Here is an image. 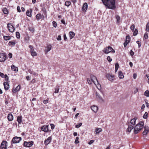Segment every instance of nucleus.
Here are the masks:
<instances>
[{
	"instance_id": "6e6552de",
	"label": "nucleus",
	"mask_w": 149,
	"mask_h": 149,
	"mask_svg": "<svg viewBox=\"0 0 149 149\" xmlns=\"http://www.w3.org/2000/svg\"><path fill=\"white\" fill-rule=\"evenodd\" d=\"M7 28L9 31L11 32H13L14 31V27L10 23L7 24Z\"/></svg>"
},
{
	"instance_id": "13d9d810",
	"label": "nucleus",
	"mask_w": 149,
	"mask_h": 149,
	"mask_svg": "<svg viewBox=\"0 0 149 149\" xmlns=\"http://www.w3.org/2000/svg\"><path fill=\"white\" fill-rule=\"evenodd\" d=\"M17 10L18 12L19 13H20L21 12V10L20 9V7L19 6H17Z\"/></svg>"
},
{
	"instance_id": "69168bd1",
	"label": "nucleus",
	"mask_w": 149,
	"mask_h": 149,
	"mask_svg": "<svg viewBox=\"0 0 149 149\" xmlns=\"http://www.w3.org/2000/svg\"><path fill=\"white\" fill-rule=\"evenodd\" d=\"M130 54L131 56H133L134 54V52L132 50H131L130 52Z\"/></svg>"
},
{
	"instance_id": "052dcab7",
	"label": "nucleus",
	"mask_w": 149,
	"mask_h": 149,
	"mask_svg": "<svg viewBox=\"0 0 149 149\" xmlns=\"http://www.w3.org/2000/svg\"><path fill=\"white\" fill-rule=\"evenodd\" d=\"M29 48L30 49V52L32 51L31 50H34V49L33 48V47L32 45H29Z\"/></svg>"
},
{
	"instance_id": "0e129e2a",
	"label": "nucleus",
	"mask_w": 149,
	"mask_h": 149,
	"mask_svg": "<svg viewBox=\"0 0 149 149\" xmlns=\"http://www.w3.org/2000/svg\"><path fill=\"white\" fill-rule=\"evenodd\" d=\"M94 142V141L93 140H91L88 143V144L89 145L91 144Z\"/></svg>"
},
{
	"instance_id": "4468645a",
	"label": "nucleus",
	"mask_w": 149,
	"mask_h": 149,
	"mask_svg": "<svg viewBox=\"0 0 149 149\" xmlns=\"http://www.w3.org/2000/svg\"><path fill=\"white\" fill-rule=\"evenodd\" d=\"M144 131L143 132V135H146L149 132V127L148 126L144 127Z\"/></svg>"
},
{
	"instance_id": "a211bd4d",
	"label": "nucleus",
	"mask_w": 149,
	"mask_h": 149,
	"mask_svg": "<svg viewBox=\"0 0 149 149\" xmlns=\"http://www.w3.org/2000/svg\"><path fill=\"white\" fill-rule=\"evenodd\" d=\"M88 8V4L86 3L84 4L82 9V10L84 11H86Z\"/></svg>"
},
{
	"instance_id": "f704fd0d",
	"label": "nucleus",
	"mask_w": 149,
	"mask_h": 149,
	"mask_svg": "<svg viewBox=\"0 0 149 149\" xmlns=\"http://www.w3.org/2000/svg\"><path fill=\"white\" fill-rule=\"evenodd\" d=\"M144 95L147 97H149V91L146 90L144 93Z\"/></svg>"
},
{
	"instance_id": "09e8293b",
	"label": "nucleus",
	"mask_w": 149,
	"mask_h": 149,
	"mask_svg": "<svg viewBox=\"0 0 149 149\" xmlns=\"http://www.w3.org/2000/svg\"><path fill=\"white\" fill-rule=\"evenodd\" d=\"M135 28V26L134 24L132 25L130 27V29L132 32L134 31Z\"/></svg>"
},
{
	"instance_id": "37998d69",
	"label": "nucleus",
	"mask_w": 149,
	"mask_h": 149,
	"mask_svg": "<svg viewBox=\"0 0 149 149\" xmlns=\"http://www.w3.org/2000/svg\"><path fill=\"white\" fill-rule=\"evenodd\" d=\"M134 33H133V35L134 36H136L138 33V31L136 29H135L134 30Z\"/></svg>"
},
{
	"instance_id": "423d86ee",
	"label": "nucleus",
	"mask_w": 149,
	"mask_h": 149,
	"mask_svg": "<svg viewBox=\"0 0 149 149\" xmlns=\"http://www.w3.org/2000/svg\"><path fill=\"white\" fill-rule=\"evenodd\" d=\"M33 144V142L31 141L29 142H27L26 141H24L23 143V146L27 147H31L32 146Z\"/></svg>"
},
{
	"instance_id": "680f3d73",
	"label": "nucleus",
	"mask_w": 149,
	"mask_h": 149,
	"mask_svg": "<svg viewBox=\"0 0 149 149\" xmlns=\"http://www.w3.org/2000/svg\"><path fill=\"white\" fill-rule=\"evenodd\" d=\"M8 57L10 58H12V54L11 53H9L8 55Z\"/></svg>"
},
{
	"instance_id": "aec40b11",
	"label": "nucleus",
	"mask_w": 149,
	"mask_h": 149,
	"mask_svg": "<svg viewBox=\"0 0 149 149\" xmlns=\"http://www.w3.org/2000/svg\"><path fill=\"white\" fill-rule=\"evenodd\" d=\"M32 12V10L31 9H30L29 10H28L26 12V14L27 16L29 17L31 16V13Z\"/></svg>"
},
{
	"instance_id": "4be33fe9",
	"label": "nucleus",
	"mask_w": 149,
	"mask_h": 149,
	"mask_svg": "<svg viewBox=\"0 0 149 149\" xmlns=\"http://www.w3.org/2000/svg\"><path fill=\"white\" fill-rule=\"evenodd\" d=\"M90 78L92 80L94 84H95L96 82L95 81V80L96 81L97 80L96 77L93 75H91L90 76Z\"/></svg>"
},
{
	"instance_id": "5fc2aeb1",
	"label": "nucleus",
	"mask_w": 149,
	"mask_h": 149,
	"mask_svg": "<svg viewBox=\"0 0 149 149\" xmlns=\"http://www.w3.org/2000/svg\"><path fill=\"white\" fill-rule=\"evenodd\" d=\"M50 126H51V129L52 130H53L54 128V125L52 124H50Z\"/></svg>"
},
{
	"instance_id": "0eeeda50",
	"label": "nucleus",
	"mask_w": 149,
	"mask_h": 149,
	"mask_svg": "<svg viewBox=\"0 0 149 149\" xmlns=\"http://www.w3.org/2000/svg\"><path fill=\"white\" fill-rule=\"evenodd\" d=\"M7 142L5 141H3L1 143L0 148L1 149H7Z\"/></svg>"
},
{
	"instance_id": "8fccbe9b",
	"label": "nucleus",
	"mask_w": 149,
	"mask_h": 149,
	"mask_svg": "<svg viewBox=\"0 0 149 149\" xmlns=\"http://www.w3.org/2000/svg\"><path fill=\"white\" fill-rule=\"evenodd\" d=\"M48 99H47L46 100H43L42 102L43 103H44L45 104H46L48 103Z\"/></svg>"
},
{
	"instance_id": "7c9ffc66",
	"label": "nucleus",
	"mask_w": 149,
	"mask_h": 149,
	"mask_svg": "<svg viewBox=\"0 0 149 149\" xmlns=\"http://www.w3.org/2000/svg\"><path fill=\"white\" fill-rule=\"evenodd\" d=\"M118 77L120 79H123L124 77L123 73L120 71L118 72Z\"/></svg>"
},
{
	"instance_id": "39448f33",
	"label": "nucleus",
	"mask_w": 149,
	"mask_h": 149,
	"mask_svg": "<svg viewBox=\"0 0 149 149\" xmlns=\"http://www.w3.org/2000/svg\"><path fill=\"white\" fill-rule=\"evenodd\" d=\"M6 58V56L4 53H0V62H4Z\"/></svg>"
},
{
	"instance_id": "f3484780",
	"label": "nucleus",
	"mask_w": 149,
	"mask_h": 149,
	"mask_svg": "<svg viewBox=\"0 0 149 149\" xmlns=\"http://www.w3.org/2000/svg\"><path fill=\"white\" fill-rule=\"evenodd\" d=\"M3 85L5 90H8L9 88V85L7 82H5L3 83Z\"/></svg>"
},
{
	"instance_id": "ea45409f",
	"label": "nucleus",
	"mask_w": 149,
	"mask_h": 149,
	"mask_svg": "<svg viewBox=\"0 0 149 149\" xmlns=\"http://www.w3.org/2000/svg\"><path fill=\"white\" fill-rule=\"evenodd\" d=\"M71 3L69 1H66L65 3V6H69L71 4Z\"/></svg>"
},
{
	"instance_id": "72a5a7b5",
	"label": "nucleus",
	"mask_w": 149,
	"mask_h": 149,
	"mask_svg": "<svg viewBox=\"0 0 149 149\" xmlns=\"http://www.w3.org/2000/svg\"><path fill=\"white\" fill-rule=\"evenodd\" d=\"M60 88V86H57L55 88V91H54L55 93H58L59 92V90Z\"/></svg>"
},
{
	"instance_id": "4d7b16f0",
	"label": "nucleus",
	"mask_w": 149,
	"mask_h": 149,
	"mask_svg": "<svg viewBox=\"0 0 149 149\" xmlns=\"http://www.w3.org/2000/svg\"><path fill=\"white\" fill-rule=\"evenodd\" d=\"M136 43L138 44L139 46V48L141 46V42L139 41H136Z\"/></svg>"
},
{
	"instance_id": "c85d7f7f",
	"label": "nucleus",
	"mask_w": 149,
	"mask_h": 149,
	"mask_svg": "<svg viewBox=\"0 0 149 149\" xmlns=\"http://www.w3.org/2000/svg\"><path fill=\"white\" fill-rule=\"evenodd\" d=\"M51 48L52 46L51 45H48L46 47V49L45 50V52H46V53H47L51 50Z\"/></svg>"
},
{
	"instance_id": "864d4df0",
	"label": "nucleus",
	"mask_w": 149,
	"mask_h": 149,
	"mask_svg": "<svg viewBox=\"0 0 149 149\" xmlns=\"http://www.w3.org/2000/svg\"><path fill=\"white\" fill-rule=\"evenodd\" d=\"M107 59L109 62H111L112 61V59L110 56H108L107 57Z\"/></svg>"
},
{
	"instance_id": "20e7f679",
	"label": "nucleus",
	"mask_w": 149,
	"mask_h": 149,
	"mask_svg": "<svg viewBox=\"0 0 149 149\" xmlns=\"http://www.w3.org/2000/svg\"><path fill=\"white\" fill-rule=\"evenodd\" d=\"M21 140L22 138L21 137L15 136L13 139L12 141L13 143H16L19 142Z\"/></svg>"
},
{
	"instance_id": "a878e982",
	"label": "nucleus",
	"mask_w": 149,
	"mask_h": 149,
	"mask_svg": "<svg viewBox=\"0 0 149 149\" xmlns=\"http://www.w3.org/2000/svg\"><path fill=\"white\" fill-rule=\"evenodd\" d=\"M42 17V16L40 13L38 14L36 16V18L38 21L40 19H41Z\"/></svg>"
},
{
	"instance_id": "774afa93",
	"label": "nucleus",
	"mask_w": 149,
	"mask_h": 149,
	"mask_svg": "<svg viewBox=\"0 0 149 149\" xmlns=\"http://www.w3.org/2000/svg\"><path fill=\"white\" fill-rule=\"evenodd\" d=\"M26 79L28 81L30 80V77H29V76H26Z\"/></svg>"
},
{
	"instance_id": "b1692460",
	"label": "nucleus",
	"mask_w": 149,
	"mask_h": 149,
	"mask_svg": "<svg viewBox=\"0 0 149 149\" xmlns=\"http://www.w3.org/2000/svg\"><path fill=\"white\" fill-rule=\"evenodd\" d=\"M20 89V85H18L13 90V92L14 93H15L16 92L18 91Z\"/></svg>"
},
{
	"instance_id": "e2e57ef3",
	"label": "nucleus",
	"mask_w": 149,
	"mask_h": 149,
	"mask_svg": "<svg viewBox=\"0 0 149 149\" xmlns=\"http://www.w3.org/2000/svg\"><path fill=\"white\" fill-rule=\"evenodd\" d=\"M0 76L4 78L5 76V75L3 73L0 72Z\"/></svg>"
},
{
	"instance_id": "e433bc0d",
	"label": "nucleus",
	"mask_w": 149,
	"mask_h": 149,
	"mask_svg": "<svg viewBox=\"0 0 149 149\" xmlns=\"http://www.w3.org/2000/svg\"><path fill=\"white\" fill-rule=\"evenodd\" d=\"M116 17L117 19V23L118 24L120 23V17L118 15H116Z\"/></svg>"
},
{
	"instance_id": "de8ad7c7",
	"label": "nucleus",
	"mask_w": 149,
	"mask_h": 149,
	"mask_svg": "<svg viewBox=\"0 0 149 149\" xmlns=\"http://www.w3.org/2000/svg\"><path fill=\"white\" fill-rule=\"evenodd\" d=\"M146 30L147 31H149V22L146 24Z\"/></svg>"
},
{
	"instance_id": "f8f14e48",
	"label": "nucleus",
	"mask_w": 149,
	"mask_h": 149,
	"mask_svg": "<svg viewBox=\"0 0 149 149\" xmlns=\"http://www.w3.org/2000/svg\"><path fill=\"white\" fill-rule=\"evenodd\" d=\"M96 96L97 98L100 101L104 102V100L102 98L100 94L97 92L96 93Z\"/></svg>"
},
{
	"instance_id": "603ef678",
	"label": "nucleus",
	"mask_w": 149,
	"mask_h": 149,
	"mask_svg": "<svg viewBox=\"0 0 149 149\" xmlns=\"http://www.w3.org/2000/svg\"><path fill=\"white\" fill-rule=\"evenodd\" d=\"M79 139V138L78 137H76V139H75V143L77 144L79 143V141H78Z\"/></svg>"
},
{
	"instance_id": "3c124183",
	"label": "nucleus",
	"mask_w": 149,
	"mask_h": 149,
	"mask_svg": "<svg viewBox=\"0 0 149 149\" xmlns=\"http://www.w3.org/2000/svg\"><path fill=\"white\" fill-rule=\"evenodd\" d=\"M52 23L53 26L56 28L57 26L56 23L55 21H54Z\"/></svg>"
},
{
	"instance_id": "c03bdc74",
	"label": "nucleus",
	"mask_w": 149,
	"mask_h": 149,
	"mask_svg": "<svg viewBox=\"0 0 149 149\" xmlns=\"http://www.w3.org/2000/svg\"><path fill=\"white\" fill-rule=\"evenodd\" d=\"M16 37L17 38H20V34L19 33V32H16Z\"/></svg>"
},
{
	"instance_id": "bf43d9fd",
	"label": "nucleus",
	"mask_w": 149,
	"mask_h": 149,
	"mask_svg": "<svg viewBox=\"0 0 149 149\" xmlns=\"http://www.w3.org/2000/svg\"><path fill=\"white\" fill-rule=\"evenodd\" d=\"M57 39L58 40H61V36L60 35H59L57 38Z\"/></svg>"
},
{
	"instance_id": "1a4fd4ad",
	"label": "nucleus",
	"mask_w": 149,
	"mask_h": 149,
	"mask_svg": "<svg viewBox=\"0 0 149 149\" xmlns=\"http://www.w3.org/2000/svg\"><path fill=\"white\" fill-rule=\"evenodd\" d=\"M106 77L110 81H112L114 79V76L113 75L110 74H107L106 75Z\"/></svg>"
},
{
	"instance_id": "58836bf2",
	"label": "nucleus",
	"mask_w": 149,
	"mask_h": 149,
	"mask_svg": "<svg viewBox=\"0 0 149 149\" xmlns=\"http://www.w3.org/2000/svg\"><path fill=\"white\" fill-rule=\"evenodd\" d=\"M102 129L100 128H97L95 129V131L96 132V134L101 132L102 131Z\"/></svg>"
},
{
	"instance_id": "cd10ccee",
	"label": "nucleus",
	"mask_w": 149,
	"mask_h": 149,
	"mask_svg": "<svg viewBox=\"0 0 149 149\" xmlns=\"http://www.w3.org/2000/svg\"><path fill=\"white\" fill-rule=\"evenodd\" d=\"M16 43V42L14 40L12 41H10L8 43V45L9 46H15Z\"/></svg>"
},
{
	"instance_id": "a19ab883",
	"label": "nucleus",
	"mask_w": 149,
	"mask_h": 149,
	"mask_svg": "<svg viewBox=\"0 0 149 149\" xmlns=\"http://www.w3.org/2000/svg\"><path fill=\"white\" fill-rule=\"evenodd\" d=\"M3 13L5 14H7L8 13V11L7 9L6 8L3 9Z\"/></svg>"
},
{
	"instance_id": "6ab92c4d",
	"label": "nucleus",
	"mask_w": 149,
	"mask_h": 149,
	"mask_svg": "<svg viewBox=\"0 0 149 149\" xmlns=\"http://www.w3.org/2000/svg\"><path fill=\"white\" fill-rule=\"evenodd\" d=\"M92 110L95 113L98 110V107L97 106L93 105L91 107Z\"/></svg>"
},
{
	"instance_id": "2f4dec72",
	"label": "nucleus",
	"mask_w": 149,
	"mask_h": 149,
	"mask_svg": "<svg viewBox=\"0 0 149 149\" xmlns=\"http://www.w3.org/2000/svg\"><path fill=\"white\" fill-rule=\"evenodd\" d=\"M11 37L10 36H4L3 39L4 40H8L10 39Z\"/></svg>"
},
{
	"instance_id": "9d476101",
	"label": "nucleus",
	"mask_w": 149,
	"mask_h": 149,
	"mask_svg": "<svg viewBox=\"0 0 149 149\" xmlns=\"http://www.w3.org/2000/svg\"><path fill=\"white\" fill-rule=\"evenodd\" d=\"M127 124L128 125V127L127 129V131L130 132L131 130L134 128L133 126L130 124V122H127Z\"/></svg>"
},
{
	"instance_id": "f03ea898",
	"label": "nucleus",
	"mask_w": 149,
	"mask_h": 149,
	"mask_svg": "<svg viewBox=\"0 0 149 149\" xmlns=\"http://www.w3.org/2000/svg\"><path fill=\"white\" fill-rule=\"evenodd\" d=\"M144 125L143 122H140L135 126L134 129V133L135 134H137L143 128Z\"/></svg>"
},
{
	"instance_id": "473e14b6",
	"label": "nucleus",
	"mask_w": 149,
	"mask_h": 149,
	"mask_svg": "<svg viewBox=\"0 0 149 149\" xmlns=\"http://www.w3.org/2000/svg\"><path fill=\"white\" fill-rule=\"evenodd\" d=\"M31 50L32 51L30 52L31 55L33 56H36L37 55L36 53L34 50L32 51V50Z\"/></svg>"
},
{
	"instance_id": "5701e85b",
	"label": "nucleus",
	"mask_w": 149,
	"mask_h": 149,
	"mask_svg": "<svg viewBox=\"0 0 149 149\" xmlns=\"http://www.w3.org/2000/svg\"><path fill=\"white\" fill-rule=\"evenodd\" d=\"M96 85L97 88L99 90H100L101 89V86L100 84L98 83L97 80V81L95 82V84H94Z\"/></svg>"
},
{
	"instance_id": "79ce46f5",
	"label": "nucleus",
	"mask_w": 149,
	"mask_h": 149,
	"mask_svg": "<svg viewBox=\"0 0 149 149\" xmlns=\"http://www.w3.org/2000/svg\"><path fill=\"white\" fill-rule=\"evenodd\" d=\"M130 42V40L129 39V36H126V40L125 42L128 43Z\"/></svg>"
},
{
	"instance_id": "6e6d98bb",
	"label": "nucleus",
	"mask_w": 149,
	"mask_h": 149,
	"mask_svg": "<svg viewBox=\"0 0 149 149\" xmlns=\"http://www.w3.org/2000/svg\"><path fill=\"white\" fill-rule=\"evenodd\" d=\"M148 33H146L144 35V38L146 39L148 38Z\"/></svg>"
},
{
	"instance_id": "2eb2a0df",
	"label": "nucleus",
	"mask_w": 149,
	"mask_h": 149,
	"mask_svg": "<svg viewBox=\"0 0 149 149\" xmlns=\"http://www.w3.org/2000/svg\"><path fill=\"white\" fill-rule=\"evenodd\" d=\"M8 119L10 121H12L13 119V115L11 113H8L7 116Z\"/></svg>"
},
{
	"instance_id": "4c0bfd02",
	"label": "nucleus",
	"mask_w": 149,
	"mask_h": 149,
	"mask_svg": "<svg viewBox=\"0 0 149 149\" xmlns=\"http://www.w3.org/2000/svg\"><path fill=\"white\" fill-rule=\"evenodd\" d=\"M148 116V113L147 112H145V114L143 116V118L144 119H146Z\"/></svg>"
},
{
	"instance_id": "c9c22d12",
	"label": "nucleus",
	"mask_w": 149,
	"mask_h": 149,
	"mask_svg": "<svg viewBox=\"0 0 149 149\" xmlns=\"http://www.w3.org/2000/svg\"><path fill=\"white\" fill-rule=\"evenodd\" d=\"M119 67V66L118 63H116L115 65V72H116Z\"/></svg>"
},
{
	"instance_id": "ddd939ff",
	"label": "nucleus",
	"mask_w": 149,
	"mask_h": 149,
	"mask_svg": "<svg viewBox=\"0 0 149 149\" xmlns=\"http://www.w3.org/2000/svg\"><path fill=\"white\" fill-rule=\"evenodd\" d=\"M48 125H44L41 127V129L42 131H43L45 132H47L48 131Z\"/></svg>"
},
{
	"instance_id": "a18cd8bd",
	"label": "nucleus",
	"mask_w": 149,
	"mask_h": 149,
	"mask_svg": "<svg viewBox=\"0 0 149 149\" xmlns=\"http://www.w3.org/2000/svg\"><path fill=\"white\" fill-rule=\"evenodd\" d=\"M82 125V123H79L75 125V127L76 128H79Z\"/></svg>"
},
{
	"instance_id": "c756f323",
	"label": "nucleus",
	"mask_w": 149,
	"mask_h": 149,
	"mask_svg": "<svg viewBox=\"0 0 149 149\" xmlns=\"http://www.w3.org/2000/svg\"><path fill=\"white\" fill-rule=\"evenodd\" d=\"M69 34L70 39H72L75 36L74 33L72 31L70 32Z\"/></svg>"
},
{
	"instance_id": "bb28decb",
	"label": "nucleus",
	"mask_w": 149,
	"mask_h": 149,
	"mask_svg": "<svg viewBox=\"0 0 149 149\" xmlns=\"http://www.w3.org/2000/svg\"><path fill=\"white\" fill-rule=\"evenodd\" d=\"M136 120V118H134L132 119L130 121V124H131V125H135V122Z\"/></svg>"
},
{
	"instance_id": "7ed1b4c3",
	"label": "nucleus",
	"mask_w": 149,
	"mask_h": 149,
	"mask_svg": "<svg viewBox=\"0 0 149 149\" xmlns=\"http://www.w3.org/2000/svg\"><path fill=\"white\" fill-rule=\"evenodd\" d=\"M103 52L106 54H108L111 52L112 53L115 52L114 50L110 46L104 48L103 50Z\"/></svg>"
},
{
	"instance_id": "338daca9",
	"label": "nucleus",
	"mask_w": 149,
	"mask_h": 149,
	"mask_svg": "<svg viewBox=\"0 0 149 149\" xmlns=\"http://www.w3.org/2000/svg\"><path fill=\"white\" fill-rule=\"evenodd\" d=\"M136 74H133V78L134 79H136Z\"/></svg>"
},
{
	"instance_id": "393cba45",
	"label": "nucleus",
	"mask_w": 149,
	"mask_h": 149,
	"mask_svg": "<svg viewBox=\"0 0 149 149\" xmlns=\"http://www.w3.org/2000/svg\"><path fill=\"white\" fill-rule=\"evenodd\" d=\"M11 67L12 70L16 72H17L18 71V68L16 67L14 65H12Z\"/></svg>"
},
{
	"instance_id": "f257e3e1",
	"label": "nucleus",
	"mask_w": 149,
	"mask_h": 149,
	"mask_svg": "<svg viewBox=\"0 0 149 149\" xmlns=\"http://www.w3.org/2000/svg\"><path fill=\"white\" fill-rule=\"evenodd\" d=\"M103 4L108 8L114 9L116 7L115 0H102Z\"/></svg>"
},
{
	"instance_id": "49530a36",
	"label": "nucleus",
	"mask_w": 149,
	"mask_h": 149,
	"mask_svg": "<svg viewBox=\"0 0 149 149\" xmlns=\"http://www.w3.org/2000/svg\"><path fill=\"white\" fill-rule=\"evenodd\" d=\"M87 81L88 83L89 84H91L93 82L91 78L90 79H87Z\"/></svg>"
},
{
	"instance_id": "412c9836",
	"label": "nucleus",
	"mask_w": 149,
	"mask_h": 149,
	"mask_svg": "<svg viewBox=\"0 0 149 149\" xmlns=\"http://www.w3.org/2000/svg\"><path fill=\"white\" fill-rule=\"evenodd\" d=\"M22 116H18L17 118V121L19 124H21L22 122Z\"/></svg>"
},
{
	"instance_id": "9b49d317",
	"label": "nucleus",
	"mask_w": 149,
	"mask_h": 149,
	"mask_svg": "<svg viewBox=\"0 0 149 149\" xmlns=\"http://www.w3.org/2000/svg\"><path fill=\"white\" fill-rule=\"evenodd\" d=\"M52 137L51 136L49 137L47 139L44 141V144L46 145H48L52 141Z\"/></svg>"
},
{
	"instance_id": "dca6fc26",
	"label": "nucleus",
	"mask_w": 149,
	"mask_h": 149,
	"mask_svg": "<svg viewBox=\"0 0 149 149\" xmlns=\"http://www.w3.org/2000/svg\"><path fill=\"white\" fill-rule=\"evenodd\" d=\"M28 72L31 74H32L33 76H37L38 74L34 72L33 70L29 69L28 70Z\"/></svg>"
}]
</instances>
